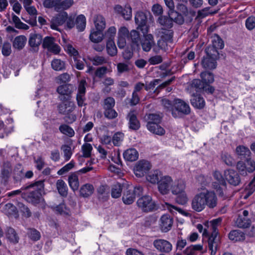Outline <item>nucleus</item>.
Wrapping results in <instances>:
<instances>
[{"label": "nucleus", "mask_w": 255, "mask_h": 255, "mask_svg": "<svg viewBox=\"0 0 255 255\" xmlns=\"http://www.w3.org/2000/svg\"><path fill=\"white\" fill-rule=\"evenodd\" d=\"M51 66L55 71H61L65 69V63L60 59H54L51 62Z\"/></svg>", "instance_id": "603ef678"}, {"label": "nucleus", "mask_w": 255, "mask_h": 255, "mask_svg": "<svg viewBox=\"0 0 255 255\" xmlns=\"http://www.w3.org/2000/svg\"><path fill=\"white\" fill-rule=\"evenodd\" d=\"M63 46L64 50L70 56L73 57V58L79 56L78 51L72 45L70 42L66 41V40L64 38Z\"/></svg>", "instance_id": "473e14b6"}, {"label": "nucleus", "mask_w": 255, "mask_h": 255, "mask_svg": "<svg viewBox=\"0 0 255 255\" xmlns=\"http://www.w3.org/2000/svg\"><path fill=\"white\" fill-rule=\"evenodd\" d=\"M151 168L149 162L141 160L137 162L133 167V172L137 177H142L148 173Z\"/></svg>", "instance_id": "9b49d317"}, {"label": "nucleus", "mask_w": 255, "mask_h": 255, "mask_svg": "<svg viewBox=\"0 0 255 255\" xmlns=\"http://www.w3.org/2000/svg\"><path fill=\"white\" fill-rule=\"evenodd\" d=\"M42 41V36L39 34H31L29 39V44L31 47L38 46Z\"/></svg>", "instance_id": "c03bdc74"}, {"label": "nucleus", "mask_w": 255, "mask_h": 255, "mask_svg": "<svg viewBox=\"0 0 255 255\" xmlns=\"http://www.w3.org/2000/svg\"><path fill=\"white\" fill-rule=\"evenodd\" d=\"M104 38L103 30L92 28L90 34V39L93 42L98 43Z\"/></svg>", "instance_id": "c85d7f7f"}, {"label": "nucleus", "mask_w": 255, "mask_h": 255, "mask_svg": "<svg viewBox=\"0 0 255 255\" xmlns=\"http://www.w3.org/2000/svg\"><path fill=\"white\" fill-rule=\"evenodd\" d=\"M229 238L230 240L234 242H240L245 240V236L242 231L236 230H233L230 233Z\"/></svg>", "instance_id": "c9c22d12"}, {"label": "nucleus", "mask_w": 255, "mask_h": 255, "mask_svg": "<svg viewBox=\"0 0 255 255\" xmlns=\"http://www.w3.org/2000/svg\"><path fill=\"white\" fill-rule=\"evenodd\" d=\"M12 20L16 28L27 30L29 28L28 25L21 22L19 18L14 14L12 15Z\"/></svg>", "instance_id": "3c124183"}, {"label": "nucleus", "mask_w": 255, "mask_h": 255, "mask_svg": "<svg viewBox=\"0 0 255 255\" xmlns=\"http://www.w3.org/2000/svg\"><path fill=\"white\" fill-rule=\"evenodd\" d=\"M191 103L194 107L199 109L203 108L205 105L204 99L200 95H193Z\"/></svg>", "instance_id": "72a5a7b5"}, {"label": "nucleus", "mask_w": 255, "mask_h": 255, "mask_svg": "<svg viewBox=\"0 0 255 255\" xmlns=\"http://www.w3.org/2000/svg\"><path fill=\"white\" fill-rule=\"evenodd\" d=\"M74 3V0H63L58 2V5L56 6V11H62L70 8Z\"/></svg>", "instance_id": "37998d69"}, {"label": "nucleus", "mask_w": 255, "mask_h": 255, "mask_svg": "<svg viewBox=\"0 0 255 255\" xmlns=\"http://www.w3.org/2000/svg\"><path fill=\"white\" fill-rule=\"evenodd\" d=\"M68 183L70 188L74 191L78 190L79 182L78 177L75 174H72L69 176Z\"/></svg>", "instance_id": "de8ad7c7"}, {"label": "nucleus", "mask_w": 255, "mask_h": 255, "mask_svg": "<svg viewBox=\"0 0 255 255\" xmlns=\"http://www.w3.org/2000/svg\"><path fill=\"white\" fill-rule=\"evenodd\" d=\"M163 206L165 209H167L169 212L173 215L177 214L178 212L179 214L184 216L188 217L190 215V214L186 211L168 203L165 202Z\"/></svg>", "instance_id": "bb28decb"}, {"label": "nucleus", "mask_w": 255, "mask_h": 255, "mask_svg": "<svg viewBox=\"0 0 255 255\" xmlns=\"http://www.w3.org/2000/svg\"><path fill=\"white\" fill-rule=\"evenodd\" d=\"M214 179L216 181L212 183L213 188L216 190L217 193L221 196L224 195L223 190L226 188V182L221 173L219 171H215L213 173Z\"/></svg>", "instance_id": "1a4fd4ad"}, {"label": "nucleus", "mask_w": 255, "mask_h": 255, "mask_svg": "<svg viewBox=\"0 0 255 255\" xmlns=\"http://www.w3.org/2000/svg\"><path fill=\"white\" fill-rule=\"evenodd\" d=\"M212 46H209L206 49V52L208 54L214 53V50L217 51L218 49H222L224 44L222 39L217 34L212 37Z\"/></svg>", "instance_id": "f3484780"}, {"label": "nucleus", "mask_w": 255, "mask_h": 255, "mask_svg": "<svg viewBox=\"0 0 255 255\" xmlns=\"http://www.w3.org/2000/svg\"><path fill=\"white\" fill-rule=\"evenodd\" d=\"M61 150H62L63 152L64 157L65 161L69 160L72 154L71 147L67 145H63L61 146Z\"/></svg>", "instance_id": "338daca9"}, {"label": "nucleus", "mask_w": 255, "mask_h": 255, "mask_svg": "<svg viewBox=\"0 0 255 255\" xmlns=\"http://www.w3.org/2000/svg\"><path fill=\"white\" fill-rule=\"evenodd\" d=\"M44 180H39L28 187V194L26 200L34 204L42 203L44 199L42 194H44Z\"/></svg>", "instance_id": "39448f33"}, {"label": "nucleus", "mask_w": 255, "mask_h": 255, "mask_svg": "<svg viewBox=\"0 0 255 255\" xmlns=\"http://www.w3.org/2000/svg\"><path fill=\"white\" fill-rule=\"evenodd\" d=\"M169 17L160 16L158 19L159 23L165 28H170L172 26L173 21L175 22L174 18Z\"/></svg>", "instance_id": "4c0bfd02"}, {"label": "nucleus", "mask_w": 255, "mask_h": 255, "mask_svg": "<svg viewBox=\"0 0 255 255\" xmlns=\"http://www.w3.org/2000/svg\"><path fill=\"white\" fill-rule=\"evenodd\" d=\"M173 223V218L168 214L163 215L159 220V226L162 232H167L169 231Z\"/></svg>", "instance_id": "412c9836"}, {"label": "nucleus", "mask_w": 255, "mask_h": 255, "mask_svg": "<svg viewBox=\"0 0 255 255\" xmlns=\"http://www.w3.org/2000/svg\"><path fill=\"white\" fill-rule=\"evenodd\" d=\"M17 155V151L14 148L0 149V156L3 158H8L10 157L12 158Z\"/></svg>", "instance_id": "a18cd8bd"}, {"label": "nucleus", "mask_w": 255, "mask_h": 255, "mask_svg": "<svg viewBox=\"0 0 255 255\" xmlns=\"http://www.w3.org/2000/svg\"><path fill=\"white\" fill-rule=\"evenodd\" d=\"M62 101L58 106L59 113L65 116V120L68 123H72L76 120V116L73 113L75 105L69 97L60 98Z\"/></svg>", "instance_id": "20e7f679"}, {"label": "nucleus", "mask_w": 255, "mask_h": 255, "mask_svg": "<svg viewBox=\"0 0 255 255\" xmlns=\"http://www.w3.org/2000/svg\"><path fill=\"white\" fill-rule=\"evenodd\" d=\"M94 27L93 28L104 30L106 27V21L101 15H96L94 17Z\"/></svg>", "instance_id": "f704fd0d"}, {"label": "nucleus", "mask_w": 255, "mask_h": 255, "mask_svg": "<svg viewBox=\"0 0 255 255\" xmlns=\"http://www.w3.org/2000/svg\"><path fill=\"white\" fill-rule=\"evenodd\" d=\"M201 77L205 84L212 83L214 81V76L211 72H202L201 74Z\"/></svg>", "instance_id": "bf43d9fd"}, {"label": "nucleus", "mask_w": 255, "mask_h": 255, "mask_svg": "<svg viewBox=\"0 0 255 255\" xmlns=\"http://www.w3.org/2000/svg\"><path fill=\"white\" fill-rule=\"evenodd\" d=\"M154 247L161 252L168 253L172 249L171 244L168 241L163 239H157L154 241Z\"/></svg>", "instance_id": "a211bd4d"}, {"label": "nucleus", "mask_w": 255, "mask_h": 255, "mask_svg": "<svg viewBox=\"0 0 255 255\" xmlns=\"http://www.w3.org/2000/svg\"><path fill=\"white\" fill-rule=\"evenodd\" d=\"M162 176V173L161 171L154 170L148 172L146 175V179L148 182L152 184H156L158 183Z\"/></svg>", "instance_id": "a878e982"}, {"label": "nucleus", "mask_w": 255, "mask_h": 255, "mask_svg": "<svg viewBox=\"0 0 255 255\" xmlns=\"http://www.w3.org/2000/svg\"><path fill=\"white\" fill-rule=\"evenodd\" d=\"M124 138V134L122 132H118L114 134L112 141L115 146H119L122 142Z\"/></svg>", "instance_id": "680f3d73"}, {"label": "nucleus", "mask_w": 255, "mask_h": 255, "mask_svg": "<svg viewBox=\"0 0 255 255\" xmlns=\"http://www.w3.org/2000/svg\"><path fill=\"white\" fill-rule=\"evenodd\" d=\"M222 218H218L211 221L210 222L204 223L205 227L209 228L212 231L211 235L208 239V247L211 252V255H215L220 244V237L217 231L218 226L221 224Z\"/></svg>", "instance_id": "7ed1b4c3"}, {"label": "nucleus", "mask_w": 255, "mask_h": 255, "mask_svg": "<svg viewBox=\"0 0 255 255\" xmlns=\"http://www.w3.org/2000/svg\"><path fill=\"white\" fill-rule=\"evenodd\" d=\"M59 129L61 133L69 137H72L74 135V130L67 125L63 124L61 125Z\"/></svg>", "instance_id": "6e6d98bb"}, {"label": "nucleus", "mask_w": 255, "mask_h": 255, "mask_svg": "<svg viewBox=\"0 0 255 255\" xmlns=\"http://www.w3.org/2000/svg\"><path fill=\"white\" fill-rule=\"evenodd\" d=\"M218 202L217 197L214 192L208 190H203L196 194L193 197L191 207L194 211L200 212L206 206L209 208H214Z\"/></svg>", "instance_id": "f257e3e1"}, {"label": "nucleus", "mask_w": 255, "mask_h": 255, "mask_svg": "<svg viewBox=\"0 0 255 255\" xmlns=\"http://www.w3.org/2000/svg\"><path fill=\"white\" fill-rule=\"evenodd\" d=\"M190 112V108L187 103L179 99L174 100L171 114L174 118H179L183 115L189 114Z\"/></svg>", "instance_id": "423d86ee"}, {"label": "nucleus", "mask_w": 255, "mask_h": 255, "mask_svg": "<svg viewBox=\"0 0 255 255\" xmlns=\"http://www.w3.org/2000/svg\"><path fill=\"white\" fill-rule=\"evenodd\" d=\"M76 25L79 31H83L85 29L86 18L83 14H80L77 17Z\"/></svg>", "instance_id": "49530a36"}, {"label": "nucleus", "mask_w": 255, "mask_h": 255, "mask_svg": "<svg viewBox=\"0 0 255 255\" xmlns=\"http://www.w3.org/2000/svg\"><path fill=\"white\" fill-rule=\"evenodd\" d=\"M160 80L159 79H155L151 82L149 85L144 86V84L141 83H137L134 87V90L133 92L137 93V92L140 91L143 87L145 88L146 90H148L150 89L154 88L155 86L159 84Z\"/></svg>", "instance_id": "2f4dec72"}, {"label": "nucleus", "mask_w": 255, "mask_h": 255, "mask_svg": "<svg viewBox=\"0 0 255 255\" xmlns=\"http://www.w3.org/2000/svg\"><path fill=\"white\" fill-rule=\"evenodd\" d=\"M92 149L93 147L91 144L88 143H84L82 146V150L83 157H90Z\"/></svg>", "instance_id": "69168bd1"}, {"label": "nucleus", "mask_w": 255, "mask_h": 255, "mask_svg": "<svg viewBox=\"0 0 255 255\" xmlns=\"http://www.w3.org/2000/svg\"><path fill=\"white\" fill-rule=\"evenodd\" d=\"M224 177L226 180L231 185L237 186L240 182L239 175L233 169L225 170Z\"/></svg>", "instance_id": "aec40b11"}, {"label": "nucleus", "mask_w": 255, "mask_h": 255, "mask_svg": "<svg viewBox=\"0 0 255 255\" xmlns=\"http://www.w3.org/2000/svg\"><path fill=\"white\" fill-rule=\"evenodd\" d=\"M67 18V13L64 11H61L51 20V27L53 29L58 30L57 27L62 25Z\"/></svg>", "instance_id": "5701e85b"}, {"label": "nucleus", "mask_w": 255, "mask_h": 255, "mask_svg": "<svg viewBox=\"0 0 255 255\" xmlns=\"http://www.w3.org/2000/svg\"><path fill=\"white\" fill-rule=\"evenodd\" d=\"M128 120L129 127L130 128L136 130L139 128V122L137 119L135 112L131 111L128 116Z\"/></svg>", "instance_id": "cd10ccee"}, {"label": "nucleus", "mask_w": 255, "mask_h": 255, "mask_svg": "<svg viewBox=\"0 0 255 255\" xmlns=\"http://www.w3.org/2000/svg\"><path fill=\"white\" fill-rule=\"evenodd\" d=\"M161 117L159 115L151 114L147 115V124H159L161 122Z\"/></svg>", "instance_id": "4d7b16f0"}, {"label": "nucleus", "mask_w": 255, "mask_h": 255, "mask_svg": "<svg viewBox=\"0 0 255 255\" xmlns=\"http://www.w3.org/2000/svg\"><path fill=\"white\" fill-rule=\"evenodd\" d=\"M123 156L125 160L129 161H133L137 159L138 153L136 149L129 148L124 152Z\"/></svg>", "instance_id": "7c9ffc66"}, {"label": "nucleus", "mask_w": 255, "mask_h": 255, "mask_svg": "<svg viewBox=\"0 0 255 255\" xmlns=\"http://www.w3.org/2000/svg\"><path fill=\"white\" fill-rule=\"evenodd\" d=\"M28 237L33 241H36L40 239V232L35 229H29L27 232Z\"/></svg>", "instance_id": "052dcab7"}, {"label": "nucleus", "mask_w": 255, "mask_h": 255, "mask_svg": "<svg viewBox=\"0 0 255 255\" xmlns=\"http://www.w3.org/2000/svg\"><path fill=\"white\" fill-rule=\"evenodd\" d=\"M57 92L60 95L59 99L63 98L69 97L71 98L70 94L72 93L71 86L70 85H62L59 86L57 89Z\"/></svg>", "instance_id": "c756f323"}, {"label": "nucleus", "mask_w": 255, "mask_h": 255, "mask_svg": "<svg viewBox=\"0 0 255 255\" xmlns=\"http://www.w3.org/2000/svg\"><path fill=\"white\" fill-rule=\"evenodd\" d=\"M185 189V184L183 181H178L177 183H174L171 189V192L173 194L177 195L184 191Z\"/></svg>", "instance_id": "ea45409f"}, {"label": "nucleus", "mask_w": 255, "mask_h": 255, "mask_svg": "<svg viewBox=\"0 0 255 255\" xmlns=\"http://www.w3.org/2000/svg\"><path fill=\"white\" fill-rule=\"evenodd\" d=\"M205 83L199 79H194L192 83V87L195 88L197 92H199L205 88Z\"/></svg>", "instance_id": "0e129e2a"}, {"label": "nucleus", "mask_w": 255, "mask_h": 255, "mask_svg": "<svg viewBox=\"0 0 255 255\" xmlns=\"http://www.w3.org/2000/svg\"><path fill=\"white\" fill-rule=\"evenodd\" d=\"M122 190V185L117 183L113 185L112 187L111 195L114 198H117L121 196Z\"/></svg>", "instance_id": "5fc2aeb1"}, {"label": "nucleus", "mask_w": 255, "mask_h": 255, "mask_svg": "<svg viewBox=\"0 0 255 255\" xmlns=\"http://www.w3.org/2000/svg\"><path fill=\"white\" fill-rule=\"evenodd\" d=\"M6 238L11 243L15 244L18 242L19 237L15 230L12 228H9L7 230Z\"/></svg>", "instance_id": "58836bf2"}, {"label": "nucleus", "mask_w": 255, "mask_h": 255, "mask_svg": "<svg viewBox=\"0 0 255 255\" xmlns=\"http://www.w3.org/2000/svg\"><path fill=\"white\" fill-rule=\"evenodd\" d=\"M128 30L125 27H121L118 31V45L120 48H124L126 45V39L128 37Z\"/></svg>", "instance_id": "b1692460"}, {"label": "nucleus", "mask_w": 255, "mask_h": 255, "mask_svg": "<svg viewBox=\"0 0 255 255\" xmlns=\"http://www.w3.org/2000/svg\"><path fill=\"white\" fill-rule=\"evenodd\" d=\"M107 51L109 55L114 56L117 54V48L113 39L108 40L107 42Z\"/></svg>", "instance_id": "09e8293b"}, {"label": "nucleus", "mask_w": 255, "mask_h": 255, "mask_svg": "<svg viewBox=\"0 0 255 255\" xmlns=\"http://www.w3.org/2000/svg\"><path fill=\"white\" fill-rule=\"evenodd\" d=\"M167 7L169 8L168 15L172 18H174L175 22L181 24L184 22L183 16L178 12L174 11V4L173 0H164Z\"/></svg>", "instance_id": "2eb2a0df"}, {"label": "nucleus", "mask_w": 255, "mask_h": 255, "mask_svg": "<svg viewBox=\"0 0 255 255\" xmlns=\"http://www.w3.org/2000/svg\"><path fill=\"white\" fill-rule=\"evenodd\" d=\"M147 128L150 132L158 135H163L165 133L164 129L159 124H147Z\"/></svg>", "instance_id": "e433bc0d"}, {"label": "nucleus", "mask_w": 255, "mask_h": 255, "mask_svg": "<svg viewBox=\"0 0 255 255\" xmlns=\"http://www.w3.org/2000/svg\"><path fill=\"white\" fill-rule=\"evenodd\" d=\"M188 200V198L185 191L177 194L176 198V202L181 205L185 204Z\"/></svg>", "instance_id": "774afa93"}, {"label": "nucleus", "mask_w": 255, "mask_h": 255, "mask_svg": "<svg viewBox=\"0 0 255 255\" xmlns=\"http://www.w3.org/2000/svg\"><path fill=\"white\" fill-rule=\"evenodd\" d=\"M114 9L116 13L120 14L126 20H130L132 17V9L128 4L124 7L119 4L116 5Z\"/></svg>", "instance_id": "dca6fc26"}, {"label": "nucleus", "mask_w": 255, "mask_h": 255, "mask_svg": "<svg viewBox=\"0 0 255 255\" xmlns=\"http://www.w3.org/2000/svg\"><path fill=\"white\" fill-rule=\"evenodd\" d=\"M54 210L61 215H67L70 213L69 209L65 206L64 203L59 204L54 207Z\"/></svg>", "instance_id": "e2e57ef3"}, {"label": "nucleus", "mask_w": 255, "mask_h": 255, "mask_svg": "<svg viewBox=\"0 0 255 255\" xmlns=\"http://www.w3.org/2000/svg\"><path fill=\"white\" fill-rule=\"evenodd\" d=\"M56 187L59 193L65 196L67 194V186L65 182L61 179L58 180L56 182Z\"/></svg>", "instance_id": "8fccbe9b"}, {"label": "nucleus", "mask_w": 255, "mask_h": 255, "mask_svg": "<svg viewBox=\"0 0 255 255\" xmlns=\"http://www.w3.org/2000/svg\"><path fill=\"white\" fill-rule=\"evenodd\" d=\"M242 214L244 217L241 215H239L235 221V225L238 227L241 228H248L251 223V221L249 219L246 218L247 216L249 215V212L247 210H244Z\"/></svg>", "instance_id": "393cba45"}, {"label": "nucleus", "mask_w": 255, "mask_h": 255, "mask_svg": "<svg viewBox=\"0 0 255 255\" xmlns=\"http://www.w3.org/2000/svg\"><path fill=\"white\" fill-rule=\"evenodd\" d=\"M173 32L170 30L162 29L160 39L157 41L159 48L164 51L168 49V46L172 42Z\"/></svg>", "instance_id": "6e6552de"}, {"label": "nucleus", "mask_w": 255, "mask_h": 255, "mask_svg": "<svg viewBox=\"0 0 255 255\" xmlns=\"http://www.w3.org/2000/svg\"><path fill=\"white\" fill-rule=\"evenodd\" d=\"M94 192V187L90 184H86L83 185L80 190V195L84 197H87L91 195Z\"/></svg>", "instance_id": "79ce46f5"}, {"label": "nucleus", "mask_w": 255, "mask_h": 255, "mask_svg": "<svg viewBox=\"0 0 255 255\" xmlns=\"http://www.w3.org/2000/svg\"><path fill=\"white\" fill-rule=\"evenodd\" d=\"M4 211L9 216H13L16 218L18 217L16 208L11 203H7L4 206Z\"/></svg>", "instance_id": "864d4df0"}, {"label": "nucleus", "mask_w": 255, "mask_h": 255, "mask_svg": "<svg viewBox=\"0 0 255 255\" xmlns=\"http://www.w3.org/2000/svg\"><path fill=\"white\" fill-rule=\"evenodd\" d=\"M236 152L241 159H245L246 163L243 161H239L237 164V168L241 174H247V172L250 173L255 170V163L250 158L251 152L249 148L244 146H239L236 148Z\"/></svg>", "instance_id": "f03ea898"}, {"label": "nucleus", "mask_w": 255, "mask_h": 255, "mask_svg": "<svg viewBox=\"0 0 255 255\" xmlns=\"http://www.w3.org/2000/svg\"><path fill=\"white\" fill-rule=\"evenodd\" d=\"M140 41L142 50L145 52L150 50L151 47L155 44L153 36L151 34L144 33Z\"/></svg>", "instance_id": "6ab92c4d"}, {"label": "nucleus", "mask_w": 255, "mask_h": 255, "mask_svg": "<svg viewBox=\"0 0 255 255\" xmlns=\"http://www.w3.org/2000/svg\"><path fill=\"white\" fill-rule=\"evenodd\" d=\"M86 85V82L85 80H81L79 84L78 91L76 98L78 105L80 107H82L85 105L84 101L85 100V94Z\"/></svg>", "instance_id": "4be33fe9"}, {"label": "nucleus", "mask_w": 255, "mask_h": 255, "mask_svg": "<svg viewBox=\"0 0 255 255\" xmlns=\"http://www.w3.org/2000/svg\"><path fill=\"white\" fill-rule=\"evenodd\" d=\"M135 22L137 25V29L140 30L143 34L148 32V27L146 25L147 15L145 13L138 11L135 15Z\"/></svg>", "instance_id": "ddd939ff"}, {"label": "nucleus", "mask_w": 255, "mask_h": 255, "mask_svg": "<svg viewBox=\"0 0 255 255\" xmlns=\"http://www.w3.org/2000/svg\"><path fill=\"white\" fill-rule=\"evenodd\" d=\"M27 39L25 36L19 35L16 36L13 41V46L14 48L17 49H21L24 47Z\"/></svg>", "instance_id": "a19ab883"}, {"label": "nucleus", "mask_w": 255, "mask_h": 255, "mask_svg": "<svg viewBox=\"0 0 255 255\" xmlns=\"http://www.w3.org/2000/svg\"><path fill=\"white\" fill-rule=\"evenodd\" d=\"M11 171V165L9 162L3 163L2 166L1 175L3 178H7Z\"/></svg>", "instance_id": "13d9d810"}, {"label": "nucleus", "mask_w": 255, "mask_h": 255, "mask_svg": "<svg viewBox=\"0 0 255 255\" xmlns=\"http://www.w3.org/2000/svg\"><path fill=\"white\" fill-rule=\"evenodd\" d=\"M143 188L141 186L133 188L128 185L127 190L124 192L123 196V201L125 204H132L135 200L136 196H139L142 193Z\"/></svg>", "instance_id": "0eeeda50"}, {"label": "nucleus", "mask_w": 255, "mask_h": 255, "mask_svg": "<svg viewBox=\"0 0 255 255\" xmlns=\"http://www.w3.org/2000/svg\"><path fill=\"white\" fill-rule=\"evenodd\" d=\"M157 185L158 191L161 194H167L171 190L173 180L168 175L162 176L158 182Z\"/></svg>", "instance_id": "f8f14e48"}, {"label": "nucleus", "mask_w": 255, "mask_h": 255, "mask_svg": "<svg viewBox=\"0 0 255 255\" xmlns=\"http://www.w3.org/2000/svg\"><path fill=\"white\" fill-rule=\"evenodd\" d=\"M137 205L144 212L152 211L157 208L156 204L149 195L143 196L139 198L137 200Z\"/></svg>", "instance_id": "9d476101"}, {"label": "nucleus", "mask_w": 255, "mask_h": 255, "mask_svg": "<svg viewBox=\"0 0 255 255\" xmlns=\"http://www.w3.org/2000/svg\"><path fill=\"white\" fill-rule=\"evenodd\" d=\"M219 57V53L214 50V53L208 54L202 61V65L205 69H213L216 67V60Z\"/></svg>", "instance_id": "4468645a"}]
</instances>
